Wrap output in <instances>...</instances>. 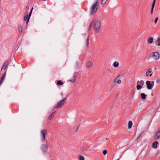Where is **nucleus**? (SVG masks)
Listing matches in <instances>:
<instances>
[{"label": "nucleus", "instance_id": "obj_9", "mask_svg": "<svg viewBox=\"0 0 160 160\" xmlns=\"http://www.w3.org/2000/svg\"><path fill=\"white\" fill-rule=\"evenodd\" d=\"M93 62L91 61H89L86 63V66L87 68H90L92 66Z\"/></svg>", "mask_w": 160, "mask_h": 160}, {"label": "nucleus", "instance_id": "obj_29", "mask_svg": "<svg viewBox=\"0 0 160 160\" xmlns=\"http://www.w3.org/2000/svg\"><path fill=\"white\" fill-rule=\"evenodd\" d=\"M107 0H102V4H105Z\"/></svg>", "mask_w": 160, "mask_h": 160}, {"label": "nucleus", "instance_id": "obj_17", "mask_svg": "<svg viewBox=\"0 0 160 160\" xmlns=\"http://www.w3.org/2000/svg\"><path fill=\"white\" fill-rule=\"evenodd\" d=\"M153 41V38L152 37H150L148 38V43L151 44L152 43Z\"/></svg>", "mask_w": 160, "mask_h": 160}, {"label": "nucleus", "instance_id": "obj_35", "mask_svg": "<svg viewBox=\"0 0 160 160\" xmlns=\"http://www.w3.org/2000/svg\"><path fill=\"white\" fill-rule=\"evenodd\" d=\"M157 83H159L160 82V79L157 80H156Z\"/></svg>", "mask_w": 160, "mask_h": 160}, {"label": "nucleus", "instance_id": "obj_6", "mask_svg": "<svg viewBox=\"0 0 160 160\" xmlns=\"http://www.w3.org/2000/svg\"><path fill=\"white\" fill-rule=\"evenodd\" d=\"M151 83H153V84H151L150 81H147L146 82V84L147 86V88L148 89H151L154 85V82L152 81V82Z\"/></svg>", "mask_w": 160, "mask_h": 160}, {"label": "nucleus", "instance_id": "obj_21", "mask_svg": "<svg viewBox=\"0 0 160 160\" xmlns=\"http://www.w3.org/2000/svg\"><path fill=\"white\" fill-rule=\"evenodd\" d=\"M76 77L75 76H73L72 79H71L69 81L72 82H74L76 80Z\"/></svg>", "mask_w": 160, "mask_h": 160}, {"label": "nucleus", "instance_id": "obj_27", "mask_svg": "<svg viewBox=\"0 0 160 160\" xmlns=\"http://www.w3.org/2000/svg\"><path fill=\"white\" fill-rule=\"evenodd\" d=\"M78 157L79 160H84V158L82 156L79 155Z\"/></svg>", "mask_w": 160, "mask_h": 160}, {"label": "nucleus", "instance_id": "obj_14", "mask_svg": "<svg viewBox=\"0 0 160 160\" xmlns=\"http://www.w3.org/2000/svg\"><path fill=\"white\" fill-rule=\"evenodd\" d=\"M156 44L158 46H160V37L158 38L155 42Z\"/></svg>", "mask_w": 160, "mask_h": 160}, {"label": "nucleus", "instance_id": "obj_31", "mask_svg": "<svg viewBox=\"0 0 160 160\" xmlns=\"http://www.w3.org/2000/svg\"><path fill=\"white\" fill-rule=\"evenodd\" d=\"M158 20V18H155V21H154V22H155V24H156L157 23Z\"/></svg>", "mask_w": 160, "mask_h": 160}, {"label": "nucleus", "instance_id": "obj_10", "mask_svg": "<svg viewBox=\"0 0 160 160\" xmlns=\"http://www.w3.org/2000/svg\"><path fill=\"white\" fill-rule=\"evenodd\" d=\"M160 137V129L154 135V138L155 139L158 138Z\"/></svg>", "mask_w": 160, "mask_h": 160}, {"label": "nucleus", "instance_id": "obj_15", "mask_svg": "<svg viewBox=\"0 0 160 160\" xmlns=\"http://www.w3.org/2000/svg\"><path fill=\"white\" fill-rule=\"evenodd\" d=\"M55 113V112H53L51 113L50 114L48 117V119L49 120H51L52 118L54 116V114Z\"/></svg>", "mask_w": 160, "mask_h": 160}, {"label": "nucleus", "instance_id": "obj_25", "mask_svg": "<svg viewBox=\"0 0 160 160\" xmlns=\"http://www.w3.org/2000/svg\"><path fill=\"white\" fill-rule=\"evenodd\" d=\"M144 82L142 80H141L140 81H138L137 82L138 84L139 83L142 85L144 84Z\"/></svg>", "mask_w": 160, "mask_h": 160}, {"label": "nucleus", "instance_id": "obj_37", "mask_svg": "<svg viewBox=\"0 0 160 160\" xmlns=\"http://www.w3.org/2000/svg\"><path fill=\"white\" fill-rule=\"evenodd\" d=\"M78 127H77V130H78Z\"/></svg>", "mask_w": 160, "mask_h": 160}, {"label": "nucleus", "instance_id": "obj_4", "mask_svg": "<svg viewBox=\"0 0 160 160\" xmlns=\"http://www.w3.org/2000/svg\"><path fill=\"white\" fill-rule=\"evenodd\" d=\"M67 98H65L62 100H61L59 102H58L57 104L54 107V108H59L62 107L66 102Z\"/></svg>", "mask_w": 160, "mask_h": 160}, {"label": "nucleus", "instance_id": "obj_23", "mask_svg": "<svg viewBox=\"0 0 160 160\" xmlns=\"http://www.w3.org/2000/svg\"><path fill=\"white\" fill-rule=\"evenodd\" d=\"M18 31L20 32H22V27L20 25H19L18 26Z\"/></svg>", "mask_w": 160, "mask_h": 160}, {"label": "nucleus", "instance_id": "obj_7", "mask_svg": "<svg viewBox=\"0 0 160 160\" xmlns=\"http://www.w3.org/2000/svg\"><path fill=\"white\" fill-rule=\"evenodd\" d=\"M41 148L42 152L45 153L48 148V146L47 144H43L41 145Z\"/></svg>", "mask_w": 160, "mask_h": 160}, {"label": "nucleus", "instance_id": "obj_11", "mask_svg": "<svg viewBox=\"0 0 160 160\" xmlns=\"http://www.w3.org/2000/svg\"><path fill=\"white\" fill-rule=\"evenodd\" d=\"M152 69L151 68H149V69L146 72V75L148 76L149 75L151 77L152 74V72H151Z\"/></svg>", "mask_w": 160, "mask_h": 160}, {"label": "nucleus", "instance_id": "obj_1", "mask_svg": "<svg viewBox=\"0 0 160 160\" xmlns=\"http://www.w3.org/2000/svg\"><path fill=\"white\" fill-rule=\"evenodd\" d=\"M101 24V21L100 20H93L89 25V30L90 29V27L92 25H93L95 32H96L98 33L100 29Z\"/></svg>", "mask_w": 160, "mask_h": 160}, {"label": "nucleus", "instance_id": "obj_3", "mask_svg": "<svg viewBox=\"0 0 160 160\" xmlns=\"http://www.w3.org/2000/svg\"><path fill=\"white\" fill-rule=\"evenodd\" d=\"M160 55L159 53L158 52H155L151 53L149 57L152 58L155 60H158L159 58Z\"/></svg>", "mask_w": 160, "mask_h": 160}, {"label": "nucleus", "instance_id": "obj_38", "mask_svg": "<svg viewBox=\"0 0 160 160\" xmlns=\"http://www.w3.org/2000/svg\"><path fill=\"white\" fill-rule=\"evenodd\" d=\"M117 160H119V159H117Z\"/></svg>", "mask_w": 160, "mask_h": 160}, {"label": "nucleus", "instance_id": "obj_28", "mask_svg": "<svg viewBox=\"0 0 160 160\" xmlns=\"http://www.w3.org/2000/svg\"><path fill=\"white\" fill-rule=\"evenodd\" d=\"M107 151L106 150H104L103 152V154L104 155H106L107 154Z\"/></svg>", "mask_w": 160, "mask_h": 160}, {"label": "nucleus", "instance_id": "obj_13", "mask_svg": "<svg viewBox=\"0 0 160 160\" xmlns=\"http://www.w3.org/2000/svg\"><path fill=\"white\" fill-rule=\"evenodd\" d=\"M158 142L157 141H155L152 144V147L154 148H157Z\"/></svg>", "mask_w": 160, "mask_h": 160}, {"label": "nucleus", "instance_id": "obj_5", "mask_svg": "<svg viewBox=\"0 0 160 160\" xmlns=\"http://www.w3.org/2000/svg\"><path fill=\"white\" fill-rule=\"evenodd\" d=\"M47 134V131L46 129H43L41 131V141L44 142L45 140V136Z\"/></svg>", "mask_w": 160, "mask_h": 160}, {"label": "nucleus", "instance_id": "obj_19", "mask_svg": "<svg viewBox=\"0 0 160 160\" xmlns=\"http://www.w3.org/2000/svg\"><path fill=\"white\" fill-rule=\"evenodd\" d=\"M132 123L131 121H129L128 123V128L129 129H130L132 128Z\"/></svg>", "mask_w": 160, "mask_h": 160}, {"label": "nucleus", "instance_id": "obj_2", "mask_svg": "<svg viewBox=\"0 0 160 160\" xmlns=\"http://www.w3.org/2000/svg\"><path fill=\"white\" fill-rule=\"evenodd\" d=\"M99 2H97L93 4L91 8V12L90 14L92 15L94 14L97 11L98 8Z\"/></svg>", "mask_w": 160, "mask_h": 160}, {"label": "nucleus", "instance_id": "obj_12", "mask_svg": "<svg viewBox=\"0 0 160 160\" xmlns=\"http://www.w3.org/2000/svg\"><path fill=\"white\" fill-rule=\"evenodd\" d=\"M156 0H153V2L152 4V8L151 9V13L152 14L153 13V11L154 8V7L155 6V2Z\"/></svg>", "mask_w": 160, "mask_h": 160}, {"label": "nucleus", "instance_id": "obj_30", "mask_svg": "<svg viewBox=\"0 0 160 160\" xmlns=\"http://www.w3.org/2000/svg\"><path fill=\"white\" fill-rule=\"evenodd\" d=\"M33 9V8H32L30 12V13L29 14V16H28V17L30 18V17L31 16V14H32V10Z\"/></svg>", "mask_w": 160, "mask_h": 160}, {"label": "nucleus", "instance_id": "obj_20", "mask_svg": "<svg viewBox=\"0 0 160 160\" xmlns=\"http://www.w3.org/2000/svg\"><path fill=\"white\" fill-rule=\"evenodd\" d=\"M119 65V63L117 61H115L113 63V66L114 67H117Z\"/></svg>", "mask_w": 160, "mask_h": 160}, {"label": "nucleus", "instance_id": "obj_32", "mask_svg": "<svg viewBox=\"0 0 160 160\" xmlns=\"http://www.w3.org/2000/svg\"><path fill=\"white\" fill-rule=\"evenodd\" d=\"M119 76H120V75H118V76L117 77V78H116L115 80V81H114L115 82H116L117 80V79H118L119 78Z\"/></svg>", "mask_w": 160, "mask_h": 160}, {"label": "nucleus", "instance_id": "obj_16", "mask_svg": "<svg viewBox=\"0 0 160 160\" xmlns=\"http://www.w3.org/2000/svg\"><path fill=\"white\" fill-rule=\"evenodd\" d=\"M89 36L88 35L87 37L86 42V46L87 47H89Z\"/></svg>", "mask_w": 160, "mask_h": 160}, {"label": "nucleus", "instance_id": "obj_22", "mask_svg": "<svg viewBox=\"0 0 160 160\" xmlns=\"http://www.w3.org/2000/svg\"><path fill=\"white\" fill-rule=\"evenodd\" d=\"M141 97L142 99H145L146 98V95L144 93H141Z\"/></svg>", "mask_w": 160, "mask_h": 160}, {"label": "nucleus", "instance_id": "obj_26", "mask_svg": "<svg viewBox=\"0 0 160 160\" xmlns=\"http://www.w3.org/2000/svg\"><path fill=\"white\" fill-rule=\"evenodd\" d=\"M142 88V87L140 85H138L137 86V89L138 90Z\"/></svg>", "mask_w": 160, "mask_h": 160}, {"label": "nucleus", "instance_id": "obj_33", "mask_svg": "<svg viewBox=\"0 0 160 160\" xmlns=\"http://www.w3.org/2000/svg\"><path fill=\"white\" fill-rule=\"evenodd\" d=\"M117 82L118 84H120L121 83V81L120 80H118L117 81Z\"/></svg>", "mask_w": 160, "mask_h": 160}, {"label": "nucleus", "instance_id": "obj_8", "mask_svg": "<svg viewBox=\"0 0 160 160\" xmlns=\"http://www.w3.org/2000/svg\"><path fill=\"white\" fill-rule=\"evenodd\" d=\"M25 15L24 17V21H26V23L27 24H28V22L30 18L28 17V14L27 12H25Z\"/></svg>", "mask_w": 160, "mask_h": 160}, {"label": "nucleus", "instance_id": "obj_36", "mask_svg": "<svg viewBox=\"0 0 160 160\" xmlns=\"http://www.w3.org/2000/svg\"><path fill=\"white\" fill-rule=\"evenodd\" d=\"M114 84L113 85H112L111 86V87L112 88L114 86Z\"/></svg>", "mask_w": 160, "mask_h": 160}, {"label": "nucleus", "instance_id": "obj_24", "mask_svg": "<svg viewBox=\"0 0 160 160\" xmlns=\"http://www.w3.org/2000/svg\"><path fill=\"white\" fill-rule=\"evenodd\" d=\"M57 83L58 85H62L63 84V82L61 80L58 81L57 82Z\"/></svg>", "mask_w": 160, "mask_h": 160}, {"label": "nucleus", "instance_id": "obj_34", "mask_svg": "<svg viewBox=\"0 0 160 160\" xmlns=\"http://www.w3.org/2000/svg\"><path fill=\"white\" fill-rule=\"evenodd\" d=\"M29 9V8L28 6H27L25 8V10L26 11H28Z\"/></svg>", "mask_w": 160, "mask_h": 160}, {"label": "nucleus", "instance_id": "obj_18", "mask_svg": "<svg viewBox=\"0 0 160 160\" xmlns=\"http://www.w3.org/2000/svg\"><path fill=\"white\" fill-rule=\"evenodd\" d=\"M8 61H7V62H6L3 65L2 67V69H5L6 68L7 65H8Z\"/></svg>", "mask_w": 160, "mask_h": 160}]
</instances>
